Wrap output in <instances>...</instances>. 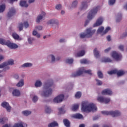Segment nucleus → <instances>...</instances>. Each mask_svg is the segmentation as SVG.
<instances>
[{"mask_svg": "<svg viewBox=\"0 0 127 127\" xmlns=\"http://www.w3.org/2000/svg\"><path fill=\"white\" fill-rule=\"evenodd\" d=\"M53 85V81L52 80L47 81L44 85L43 90L39 91V94L43 98H48V97L52 95L53 90L50 87Z\"/></svg>", "mask_w": 127, "mask_h": 127, "instance_id": "nucleus-1", "label": "nucleus"}, {"mask_svg": "<svg viewBox=\"0 0 127 127\" xmlns=\"http://www.w3.org/2000/svg\"><path fill=\"white\" fill-rule=\"evenodd\" d=\"M117 69H115L111 71H108L109 75H113V74H117Z\"/></svg>", "mask_w": 127, "mask_h": 127, "instance_id": "nucleus-43", "label": "nucleus"}, {"mask_svg": "<svg viewBox=\"0 0 127 127\" xmlns=\"http://www.w3.org/2000/svg\"><path fill=\"white\" fill-rule=\"evenodd\" d=\"M82 96V93L81 92L78 91L76 92V93L75 94V99H80V98Z\"/></svg>", "mask_w": 127, "mask_h": 127, "instance_id": "nucleus-37", "label": "nucleus"}, {"mask_svg": "<svg viewBox=\"0 0 127 127\" xmlns=\"http://www.w3.org/2000/svg\"><path fill=\"white\" fill-rule=\"evenodd\" d=\"M122 20V14H118L116 16V22H120Z\"/></svg>", "mask_w": 127, "mask_h": 127, "instance_id": "nucleus-39", "label": "nucleus"}, {"mask_svg": "<svg viewBox=\"0 0 127 127\" xmlns=\"http://www.w3.org/2000/svg\"><path fill=\"white\" fill-rule=\"evenodd\" d=\"M105 99V97L98 96L97 98V100L98 102L99 103H104V100Z\"/></svg>", "mask_w": 127, "mask_h": 127, "instance_id": "nucleus-33", "label": "nucleus"}, {"mask_svg": "<svg viewBox=\"0 0 127 127\" xmlns=\"http://www.w3.org/2000/svg\"><path fill=\"white\" fill-rule=\"evenodd\" d=\"M116 74L118 77H121V76H123V75L125 74V71L121 70H118L116 72Z\"/></svg>", "mask_w": 127, "mask_h": 127, "instance_id": "nucleus-31", "label": "nucleus"}, {"mask_svg": "<svg viewBox=\"0 0 127 127\" xmlns=\"http://www.w3.org/2000/svg\"><path fill=\"white\" fill-rule=\"evenodd\" d=\"M94 55L96 58H99V56H100V52L98 51L97 49L94 50Z\"/></svg>", "mask_w": 127, "mask_h": 127, "instance_id": "nucleus-35", "label": "nucleus"}, {"mask_svg": "<svg viewBox=\"0 0 127 127\" xmlns=\"http://www.w3.org/2000/svg\"><path fill=\"white\" fill-rule=\"evenodd\" d=\"M12 95L13 97H20V95H21V93L20 92V90L17 89H14L12 92Z\"/></svg>", "mask_w": 127, "mask_h": 127, "instance_id": "nucleus-17", "label": "nucleus"}, {"mask_svg": "<svg viewBox=\"0 0 127 127\" xmlns=\"http://www.w3.org/2000/svg\"><path fill=\"white\" fill-rule=\"evenodd\" d=\"M74 62V60L72 58L67 59L65 60V63L66 64H72Z\"/></svg>", "mask_w": 127, "mask_h": 127, "instance_id": "nucleus-36", "label": "nucleus"}, {"mask_svg": "<svg viewBox=\"0 0 127 127\" xmlns=\"http://www.w3.org/2000/svg\"><path fill=\"white\" fill-rule=\"evenodd\" d=\"M42 26H36V29H37V30H42Z\"/></svg>", "mask_w": 127, "mask_h": 127, "instance_id": "nucleus-59", "label": "nucleus"}, {"mask_svg": "<svg viewBox=\"0 0 127 127\" xmlns=\"http://www.w3.org/2000/svg\"><path fill=\"white\" fill-rule=\"evenodd\" d=\"M64 124L66 127H70V122L67 119L64 120Z\"/></svg>", "mask_w": 127, "mask_h": 127, "instance_id": "nucleus-34", "label": "nucleus"}, {"mask_svg": "<svg viewBox=\"0 0 127 127\" xmlns=\"http://www.w3.org/2000/svg\"><path fill=\"white\" fill-rule=\"evenodd\" d=\"M56 8L57 9H61V4L57 5V6H56Z\"/></svg>", "mask_w": 127, "mask_h": 127, "instance_id": "nucleus-62", "label": "nucleus"}, {"mask_svg": "<svg viewBox=\"0 0 127 127\" xmlns=\"http://www.w3.org/2000/svg\"><path fill=\"white\" fill-rule=\"evenodd\" d=\"M101 61L102 62H112V60L109 58H103Z\"/></svg>", "mask_w": 127, "mask_h": 127, "instance_id": "nucleus-42", "label": "nucleus"}, {"mask_svg": "<svg viewBox=\"0 0 127 127\" xmlns=\"http://www.w3.org/2000/svg\"><path fill=\"white\" fill-rule=\"evenodd\" d=\"M71 118H73V119H78V120H81V119H83V115L78 113L72 115L71 116Z\"/></svg>", "mask_w": 127, "mask_h": 127, "instance_id": "nucleus-23", "label": "nucleus"}, {"mask_svg": "<svg viewBox=\"0 0 127 127\" xmlns=\"http://www.w3.org/2000/svg\"><path fill=\"white\" fill-rule=\"evenodd\" d=\"M83 73H86L87 74H89V75H92V70H86L84 68V67H81L79 69H78L76 72L73 73L72 74V77H77V76H81L82 74Z\"/></svg>", "mask_w": 127, "mask_h": 127, "instance_id": "nucleus-4", "label": "nucleus"}, {"mask_svg": "<svg viewBox=\"0 0 127 127\" xmlns=\"http://www.w3.org/2000/svg\"><path fill=\"white\" fill-rule=\"evenodd\" d=\"M13 78L15 80H19V75L18 74H15L13 75Z\"/></svg>", "mask_w": 127, "mask_h": 127, "instance_id": "nucleus-55", "label": "nucleus"}, {"mask_svg": "<svg viewBox=\"0 0 127 127\" xmlns=\"http://www.w3.org/2000/svg\"><path fill=\"white\" fill-rule=\"evenodd\" d=\"M18 88H21L24 86V79H21L16 85Z\"/></svg>", "mask_w": 127, "mask_h": 127, "instance_id": "nucleus-21", "label": "nucleus"}, {"mask_svg": "<svg viewBox=\"0 0 127 127\" xmlns=\"http://www.w3.org/2000/svg\"><path fill=\"white\" fill-rule=\"evenodd\" d=\"M79 36L80 38H87V34H86V32H82L80 34Z\"/></svg>", "mask_w": 127, "mask_h": 127, "instance_id": "nucleus-47", "label": "nucleus"}, {"mask_svg": "<svg viewBox=\"0 0 127 127\" xmlns=\"http://www.w3.org/2000/svg\"><path fill=\"white\" fill-rule=\"evenodd\" d=\"M110 50H111V48H108L105 50L104 52L105 53H108V52H109V51H110Z\"/></svg>", "mask_w": 127, "mask_h": 127, "instance_id": "nucleus-63", "label": "nucleus"}, {"mask_svg": "<svg viewBox=\"0 0 127 127\" xmlns=\"http://www.w3.org/2000/svg\"><path fill=\"white\" fill-rule=\"evenodd\" d=\"M5 10V4H2L0 5V13H2Z\"/></svg>", "mask_w": 127, "mask_h": 127, "instance_id": "nucleus-32", "label": "nucleus"}, {"mask_svg": "<svg viewBox=\"0 0 127 127\" xmlns=\"http://www.w3.org/2000/svg\"><path fill=\"white\" fill-rule=\"evenodd\" d=\"M111 56L114 59L116 60V61H120V60H122V54H121V53H119L117 51H113L111 53Z\"/></svg>", "mask_w": 127, "mask_h": 127, "instance_id": "nucleus-7", "label": "nucleus"}, {"mask_svg": "<svg viewBox=\"0 0 127 127\" xmlns=\"http://www.w3.org/2000/svg\"><path fill=\"white\" fill-rule=\"evenodd\" d=\"M115 2H116V0H109V5H113V4H115Z\"/></svg>", "mask_w": 127, "mask_h": 127, "instance_id": "nucleus-53", "label": "nucleus"}, {"mask_svg": "<svg viewBox=\"0 0 127 127\" xmlns=\"http://www.w3.org/2000/svg\"><path fill=\"white\" fill-rule=\"evenodd\" d=\"M6 67H9L8 65H14V60L10 59L8 60L7 62H4Z\"/></svg>", "mask_w": 127, "mask_h": 127, "instance_id": "nucleus-20", "label": "nucleus"}, {"mask_svg": "<svg viewBox=\"0 0 127 127\" xmlns=\"http://www.w3.org/2000/svg\"><path fill=\"white\" fill-rule=\"evenodd\" d=\"M59 126V124H58V123L56 121H53L50 123H49L48 125V127H58Z\"/></svg>", "mask_w": 127, "mask_h": 127, "instance_id": "nucleus-25", "label": "nucleus"}, {"mask_svg": "<svg viewBox=\"0 0 127 127\" xmlns=\"http://www.w3.org/2000/svg\"><path fill=\"white\" fill-rule=\"evenodd\" d=\"M119 49H120V50H121V51H124V46L122 45H121L119 46Z\"/></svg>", "mask_w": 127, "mask_h": 127, "instance_id": "nucleus-61", "label": "nucleus"}, {"mask_svg": "<svg viewBox=\"0 0 127 127\" xmlns=\"http://www.w3.org/2000/svg\"><path fill=\"white\" fill-rule=\"evenodd\" d=\"M20 5L23 7H27V6H28V4L26 3V1H20Z\"/></svg>", "mask_w": 127, "mask_h": 127, "instance_id": "nucleus-30", "label": "nucleus"}, {"mask_svg": "<svg viewBox=\"0 0 127 127\" xmlns=\"http://www.w3.org/2000/svg\"><path fill=\"white\" fill-rule=\"evenodd\" d=\"M104 28L103 26L99 27L97 30V34H100L101 35H105V32L104 31Z\"/></svg>", "mask_w": 127, "mask_h": 127, "instance_id": "nucleus-19", "label": "nucleus"}, {"mask_svg": "<svg viewBox=\"0 0 127 127\" xmlns=\"http://www.w3.org/2000/svg\"><path fill=\"white\" fill-rule=\"evenodd\" d=\"M97 75H98L99 78H103V73H102V71L99 70L97 72Z\"/></svg>", "mask_w": 127, "mask_h": 127, "instance_id": "nucleus-52", "label": "nucleus"}, {"mask_svg": "<svg viewBox=\"0 0 127 127\" xmlns=\"http://www.w3.org/2000/svg\"><path fill=\"white\" fill-rule=\"evenodd\" d=\"M80 63L81 64H89V61L87 60V59H82L80 61Z\"/></svg>", "mask_w": 127, "mask_h": 127, "instance_id": "nucleus-44", "label": "nucleus"}, {"mask_svg": "<svg viewBox=\"0 0 127 127\" xmlns=\"http://www.w3.org/2000/svg\"><path fill=\"white\" fill-rule=\"evenodd\" d=\"M47 24H50L51 25H53V24L59 25V21L56 19H51L47 21Z\"/></svg>", "mask_w": 127, "mask_h": 127, "instance_id": "nucleus-15", "label": "nucleus"}, {"mask_svg": "<svg viewBox=\"0 0 127 127\" xmlns=\"http://www.w3.org/2000/svg\"><path fill=\"white\" fill-rule=\"evenodd\" d=\"M33 41H34V38L31 37L28 38V42L29 44H32V43L33 42Z\"/></svg>", "mask_w": 127, "mask_h": 127, "instance_id": "nucleus-48", "label": "nucleus"}, {"mask_svg": "<svg viewBox=\"0 0 127 127\" xmlns=\"http://www.w3.org/2000/svg\"><path fill=\"white\" fill-rule=\"evenodd\" d=\"M64 94H59L53 99V102L55 104H59V103H61L63 102V100H64Z\"/></svg>", "mask_w": 127, "mask_h": 127, "instance_id": "nucleus-8", "label": "nucleus"}, {"mask_svg": "<svg viewBox=\"0 0 127 127\" xmlns=\"http://www.w3.org/2000/svg\"><path fill=\"white\" fill-rule=\"evenodd\" d=\"M5 121H7V118H0V124H4Z\"/></svg>", "mask_w": 127, "mask_h": 127, "instance_id": "nucleus-51", "label": "nucleus"}, {"mask_svg": "<svg viewBox=\"0 0 127 127\" xmlns=\"http://www.w3.org/2000/svg\"><path fill=\"white\" fill-rule=\"evenodd\" d=\"M22 114L23 115V116L27 117L29 116V115H31V112L29 110H25L22 112Z\"/></svg>", "mask_w": 127, "mask_h": 127, "instance_id": "nucleus-28", "label": "nucleus"}, {"mask_svg": "<svg viewBox=\"0 0 127 127\" xmlns=\"http://www.w3.org/2000/svg\"><path fill=\"white\" fill-rule=\"evenodd\" d=\"M101 114L104 115V116H112V117H119V116H121V112L116 110L115 111H101Z\"/></svg>", "mask_w": 127, "mask_h": 127, "instance_id": "nucleus-5", "label": "nucleus"}, {"mask_svg": "<svg viewBox=\"0 0 127 127\" xmlns=\"http://www.w3.org/2000/svg\"><path fill=\"white\" fill-rule=\"evenodd\" d=\"M12 36L13 38H14V39H15V40H18L19 41H20L22 40V39H22V38L20 37L19 35L17 34L15 32L12 33Z\"/></svg>", "mask_w": 127, "mask_h": 127, "instance_id": "nucleus-18", "label": "nucleus"}, {"mask_svg": "<svg viewBox=\"0 0 127 127\" xmlns=\"http://www.w3.org/2000/svg\"><path fill=\"white\" fill-rule=\"evenodd\" d=\"M98 108L96 105L88 101H84L81 103V111L85 113H90V112H97Z\"/></svg>", "mask_w": 127, "mask_h": 127, "instance_id": "nucleus-2", "label": "nucleus"}, {"mask_svg": "<svg viewBox=\"0 0 127 127\" xmlns=\"http://www.w3.org/2000/svg\"><path fill=\"white\" fill-rule=\"evenodd\" d=\"M33 64L31 63H25L21 65L22 68H30L32 67Z\"/></svg>", "mask_w": 127, "mask_h": 127, "instance_id": "nucleus-22", "label": "nucleus"}, {"mask_svg": "<svg viewBox=\"0 0 127 127\" xmlns=\"http://www.w3.org/2000/svg\"><path fill=\"white\" fill-rule=\"evenodd\" d=\"M101 94L102 95H103L104 96H112L113 95V91H112V90L107 88L102 90L101 92Z\"/></svg>", "mask_w": 127, "mask_h": 127, "instance_id": "nucleus-12", "label": "nucleus"}, {"mask_svg": "<svg viewBox=\"0 0 127 127\" xmlns=\"http://www.w3.org/2000/svg\"><path fill=\"white\" fill-rule=\"evenodd\" d=\"M65 41H66V40H65V39H64V38L60 39V42H61V43H62L63 42H65Z\"/></svg>", "mask_w": 127, "mask_h": 127, "instance_id": "nucleus-64", "label": "nucleus"}, {"mask_svg": "<svg viewBox=\"0 0 127 127\" xmlns=\"http://www.w3.org/2000/svg\"><path fill=\"white\" fill-rule=\"evenodd\" d=\"M32 34L33 35H34V36H36V37H37L38 38H39V37H40V34L37 33V31H36V30H34L33 31Z\"/></svg>", "mask_w": 127, "mask_h": 127, "instance_id": "nucleus-45", "label": "nucleus"}, {"mask_svg": "<svg viewBox=\"0 0 127 127\" xmlns=\"http://www.w3.org/2000/svg\"><path fill=\"white\" fill-rule=\"evenodd\" d=\"M24 26L25 28H27V27L29 26V25L28 24V23H27V22H25L24 23Z\"/></svg>", "mask_w": 127, "mask_h": 127, "instance_id": "nucleus-60", "label": "nucleus"}, {"mask_svg": "<svg viewBox=\"0 0 127 127\" xmlns=\"http://www.w3.org/2000/svg\"><path fill=\"white\" fill-rule=\"evenodd\" d=\"M1 106L3 108L6 109L7 112H8L9 113V112H10L11 110V107H10V106H9V104H8V103L6 102H3L2 103Z\"/></svg>", "mask_w": 127, "mask_h": 127, "instance_id": "nucleus-14", "label": "nucleus"}, {"mask_svg": "<svg viewBox=\"0 0 127 127\" xmlns=\"http://www.w3.org/2000/svg\"><path fill=\"white\" fill-rule=\"evenodd\" d=\"M88 7V4H87V1H85L82 3V8L81 9H85Z\"/></svg>", "mask_w": 127, "mask_h": 127, "instance_id": "nucleus-40", "label": "nucleus"}, {"mask_svg": "<svg viewBox=\"0 0 127 127\" xmlns=\"http://www.w3.org/2000/svg\"><path fill=\"white\" fill-rule=\"evenodd\" d=\"M86 52L84 50H82L80 52H79L77 54H75V57H82V56H84L85 55V53Z\"/></svg>", "mask_w": 127, "mask_h": 127, "instance_id": "nucleus-26", "label": "nucleus"}, {"mask_svg": "<svg viewBox=\"0 0 127 127\" xmlns=\"http://www.w3.org/2000/svg\"><path fill=\"white\" fill-rule=\"evenodd\" d=\"M45 112L47 114H50V113H51V108L48 106H47L45 108Z\"/></svg>", "mask_w": 127, "mask_h": 127, "instance_id": "nucleus-49", "label": "nucleus"}, {"mask_svg": "<svg viewBox=\"0 0 127 127\" xmlns=\"http://www.w3.org/2000/svg\"><path fill=\"white\" fill-rule=\"evenodd\" d=\"M42 86V82L40 80H37L35 82V87L36 88H39Z\"/></svg>", "mask_w": 127, "mask_h": 127, "instance_id": "nucleus-27", "label": "nucleus"}, {"mask_svg": "<svg viewBox=\"0 0 127 127\" xmlns=\"http://www.w3.org/2000/svg\"><path fill=\"white\" fill-rule=\"evenodd\" d=\"M110 30H111V27H107L106 28L105 30H104V35H105V34H106V33H108V32H109V31H110Z\"/></svg>", "mask_w": 127, "mask_h": 127, "instance_id": "nucleus-54", "label": "nucleus"}, {"mask_svg": "<svg viewBox=\"0 0 127 127\" xmlns=\"http://www.w3.org/2000/svg\"><path fill=\"white\" fill-rule=\"evenodd\" d=\"M78 4V2L77 1H74L72 3V6L73 7H75Z\"/></svg>", "mask_w": 127, "mask_h": 127, "instance_id": "nucleus-58", "label": "nucleus"}, {"mask_svg": "<svg viewBox=\"0 0 127 127\" xmlns=\"http://www.w3.org/2000/svg\"><path fill=\"white\" fill-rule=\"evenodd\" d=\"M60 58H57L56 59V57H55V54H51L47 56L46 58L47 62H51V63H54L56 62V60H59Z\"/></svg>", "mask_w": 127, "mask_h": 127, "instance_id": "nucleus-6", "label": "nucleus"}, {"mask_svg": "<svg viewBox=\"0 0 127 127\" xmlns=\"http://www.w3.org/2000/svg\"><path fill=\"white\" fill-rule=\"evenodd\" d=\"M7 46L10 49H16L18 48V45L15 43H11L9 41H7Z\"/></svg>", "mask_w": 127, "mask_h": 127, "instance_id": "nucleus-13", "label": "nucleus"}, {"mask_svg": "<svg viewBox=\"0 0 127 127\" xmlns=\"http://www.w3.org/2000/svg\"><path fill=\"white\" fill-rule=\"evenodd\" d=\"M45 15H46V13H45V12H42V13L37 16L36 19V22L39 23L40 21H42L43 18L45 17Z\"/></svg>", "mask_w": 127, "mask_h": 127, "instance_id": "nucleus-10", "label": "nucleus"}, {"mask_svg": "<svg viewBox=\"0 0 127 127\" xmlns=\"http://www.w3.org/2000/svg\"><path fill=\"white\" fill-rule=\"evenodd\" d=\"M100 10V7L99 6H96L92 8L88 13L87 18V20H86L84 26H87L89 23H90V21L92 20V19H93L95 18V16H96V14H97V12Z\"/></svg>", "mask_w": 127, "mask_h": 127, "instance_id": "nucleus-3", "label": "nucleus"}, {"mask_svg": "<svg viewBox=\"0 0 127 127\" xmlns=\"http://www.w3.org/2000/svg\"><path fill=\"white\" fill-rule=\"evenodd\" d=\"M7 41H5L3 39H0V44H2V45H7Z\"/></svg>", "mask_w": 127, "mask_h": 127, "instance_id": "nucleus-41", "label": "nucleus"}, {"mask_svg": "<svg viewBox=\"0 0 127 127\" xmlns=\"http://www.w3.org/2000/svg\"><path fill=\"white\" fill-rule=\"evenodd\" d=\"M103 21H104V17H100L98 18L96 20V22L93 24V27H97V26L102 25Z\"/></svg>", "mask_w": 127, "mask_h": 127, "instance_id": "nucleus-11", "label": "nucleus"}, {"mask_svg": "<svg viewBox=\"0 0 127 127\" xmlns=\"http://www.w3.org/2000/svg\"><path fill=\"white\" fill-rule=\"evenodd\" d=\"M111 102V99L110 98L104 97L103 103L104 104H108Z\"/></svg>", "mask_w": 127, "mask_h": 127, "instance_id": "nucleus-46", "label": "nucleus"}, {"mask_svg": "<svg viewBox=\"0 0 127 127\" xmlns=\"http://www.w3.org/2000/svg\"><path fill=\"white\" fill-rule=\"evenodd\" d=\"M71 111H73V112H75V111H77L78 109H79V104H74L71 107Z\"/></svg>", "mask_w": 127, "mask_h": 127, "instance_id": "nucleus-29", "label": "nucleus"}, {"mask_svg": "<svg viewBox=\"0 0 127 127\" xmlns=\"http://www.w3.org/2000/svg\"><path fill=\"white\" fill-rule=\"evenodd\" d=\"M59 113L60 114H64L65 113V111H64V109L63 108H60L59 109Z\"/></svg>", "mask_w": 127, "mask_h": 127, "instance_id": "nucleus-57", "label": "nucleus"}, {"mask_svg": "<svg viewBox=\"0 0 127 127\" xmlns=\"http://www.w3.org/2000/svg\"><path fill=\"white\" fill-rule=\"evenodd\" d=\"M85 32L87 35V38H90V37H92L95 32H96V29H92V28H88L85 30Z\"/></svg>", "mask_w": 127, "mask_h": 127, "instance_id": "nucleus-9", "label": "nucleus"}, {"mask_svg": "<svg viewBox=\"0 0 127 127\" xmlns=\"http://www.w3.org/2000/svg\"><path fill=\"white\" fill-rule=\"evenodd\" d=\"M3 68H4L3 70L4 71H5L6 70H9L10 67L9 66H6L5 63L4 62L0 64V69H2Z\"/></svg>", "mask_w": 127, "mask_h": 127, "instance_id": "nucleus-24", "label": "nucleus"}, {"mask_svg": "<svg viewBox=\"0 0 127 127\" xmlns=\"http://www.w3.org/2000/svg\"><path fill=\"white\" fill-rule=\"evenodd\" d=\"M38 96L37 95H33L32 98L33 103H36L38 101Z\"/></svg>", "mask_w": 127, "mask_h": 127, "instance_id": "nucleus-38", "label": "nucleus"}, {"mask_svg": "<svg viewBox=\"0 0 127 127\" xmlns=\"http://www.w3.org/2000/svg\"><path fill=\"white\" fill-rule=\"evenodd\" d=\"M15 9L13 8H11L10 9L9 11L7 13V16L8 18H10V17H12L14 14H15Z\"/></svg>", "mask_w": 127, "mask_h": 127, "instance_id": "nucleus-16", "label": "nucleus"}, {"mask_svg": "<svg viewBox=\"0 0 127 127\" xmlns=\"http://www.w3.org/2000/svg\"><path fill=\"white\" fill-rule=\"evenodd\" d=\"M96 81L97 82V84L98 85V86H101V85L103 84V82L101 80H99V79H96Z\"/></svg>", "mask_w": 127, "mask_h": 127, "instance_id": "nucleus-56", "label": "nucleus"}, {"mask_svg": "<svg viewBox=\"0 0 127 127\" xmlns=\"http://www.w3.org/2000/svg\"><path fill=\"white\" fill-rule=\"evenodd\" d=\"M18 28H19V30L20 31H21V30H22L23 29V24H22V23H19L18 25Z\"/></svg>", "mask_w": 127, "mask_h": 127, "instance_id": "nucleus-50", "label": "nucleus"}]
</instances>
